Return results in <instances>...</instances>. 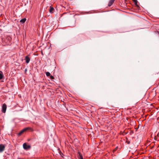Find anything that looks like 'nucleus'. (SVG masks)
<instances>
[{"label":"nucleus","instance_id":"f8f14e48","mask_svg":"<svg viewBox=\"0 0 159 159\" xmlns=\"http://www.w3.org/2000/svg\"><path fill=\"white\" fill-rule=\"evenodd\" d=\"M50 78L52 80L54 79V77L52 75H50Z\"/></svg>","mask_w":159,"mask_h":159},{"label":"nucleus","instance_id":"39448f33","mask_svg":"<svg viewBox=\"0 0 159 159\" xmlns=\"http://www.w3.org/2000/svg\"><path fill=\"white\" fill-rule=\"evenodd\" d=\"M25 60H26V62L27 63H28L30 62V57L27 56L25 57Z\"/></svg>","mask_w":159,"mask_h":159},{"label":"nucleus","instance_id":"423d86ee","mask_svg":"<svg viewBox=\"0 0 159 159\" xmlns=\"http://www.w3.org/2000/svg\"><path fill=\"white\" fill-rule=\"evenodd\" d=\"M115 1V0H110L109 2L108 6L109 7H110L111 6Z\"/></svg>","mask_w":159,"mask_h":159},{"label":"nucleus","instance_id":"ddd939ff","mask_svg":"<svg viewBox=\"0 0 159 159\" xmlns=\"http://www.w3.org/2000/svg\"><path fill=\"white\" fill-rule=\"evenodd\" d=\"M80 159H84L82 156L81 155H80Z\"/></svg>","mask_w":159,"mask_h":159},{"label":"nucleus","instance_id":"f257e3e1","mask_svg":"<svg viewBox=\"0 0 159 159\" xmlns=\"http://www.w3.org/2000/svg\"><path fill=\"white\" fill-rule=\"evenodd\" d=\"M30 129H31V128L30 127H26L23 129H22L20 132L18 134V136H20L24 132L27 131V130Z\"/></svg>","mask_w":159,"mask_h":159},{"label":"nucleus","instance_id":"1a4fd4ad","mask_svg":"<svg viewBox=\"0 0 159 159\" xmlns=\"http://www.w3.org/2000/svg\"><path fill=\"white\" fill-rule=\"evenodd\" d=\"M3 77V74L2 72L0 71V80L2 79Z\"/></svg>","mask_w":159,"mask_h":159},{"label":"nucleus","instance_id":"9b49d317","mask_svg":"<svg viewBox=\"0 0 159 159\" xmlns=\"http://www.w3.org/2000/svg\"><path fill=\"white\" fill-rule=\"evenodd\" d=\"M136 5H137L138 1L137 0H132Z\"/></svg>","mask_w":159,"mask_h":159},{"label":"nucleus","instance_id":"9d476101","mask_svg":"<svg viewBox=\"0 0 159 159\" xmlns=\"http://www.w3.org/2000/svg\"><path fill=\"white\" fill-rule=\"evenodd\" d=\"M46 74L47 76H49L50 75V73L48 72H46Z\"/></svg>","mask_w":159,"mask_h":159},{"label":"nucleus","instance_id":"20e7f679","mask_svg":"<svg viewBox=\"0 0 159 159\" xmlns=\"http://www.w3.org/2000/svg\"><path fill=\"white\" fill-rule=\"evenodd\" d=\"M5 148V146L2 144H0V152H2L4 151Z\"/></svg>","mask_w":159,"mask_h":159},{"label":"nucleus","instance_id":"7ed1b4c3","mask_svg":"<svg viewBox=\"0 0 159 159\" xmlns=\"http://www.w3.org/2000/svg\"><path fill=\"white\" fill-rule=\"evenodd\" d=\"M7 109V106L5 104H3L2 107V111L3 113L6 112Z\"/></svg>","mask_w":159,"mask_h":159},{"label":"nucleus","instance_id":"6e6552de","mask_svg":"<svg viewBox=\"0 0 159 159\" xmlns=\"http://www.w3.org/2000/svg\"><path fill=\"white\" fill-rule=\"evenodd\" d=\"M54 10V8L53 7H50V10H49V11L50 13H52Z\"/></svg>","mask_w":159,"mask_h":159},{"label":"nucleus","instance_id":"f03ea898","mask_svg":"<svg viewBox=\"0 0 159 159\" xmlns=\"http://www.w3.org/2000/svg\"><path fill=\"white\" fill-rule=\"evenodd\" d=\"M23 148L25 150H28L30 149L31 147L30 145H27L26 143H25L23 144Z\"/></svg>","mask_w":159,"mask_h":159},{"label":"nucleus","instance_id":"0eeeda50","mask_svg":"<svg viewBox=\"0 0 159 159\" xmlns=\"http://www.w3.org/2000/svg\"><path fill=\"white\" fill-rule=\"evenodd\" d=\"M26 20V19L25 18H24L21 19L20 20V21L21 23H24L25 22Z\"/></svg>","mask_w":159,"mask_h":159}]
</instances>
